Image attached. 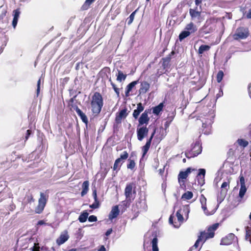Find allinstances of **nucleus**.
<instances>
[{"mask_svg": "<svg viewBox=\"0 0 251 251\" xmlns=\"http://www.w3.org/2000/svg\"><path fill=\"white\" fill-rule=\"evenodd\" d=\"M172 115H172L171 116H168L167 118L166 122H165V126H169L171 124V122L173 120L174 117L175 116L174 115L173 113L172 114Z\"/></svg>", "mask_w": 251, "mask_h": 251, "instance_id": "603ef678", "label": "nucleus"}, {"mask_svg": "<svg viewBox=\"0 0 251 251\" xmlns=\"http://www.w3.org/2000/svg\"><path fill=\"white\" fill-rule=\"evenodd\" d=\"M133 189V184H127L125 188V194L126 199L128 200H130L132 198V192Z\"/></svg>", "mask_w": 251, "mask_h": 251, "instance_id": "aec40b11", "label": "nucleus"}, {"mask_svg": "<svg viewBox=\"0 0 251 251\" xmlns=\"http://www.w3.org/2000/svg\"><path fill=\"white\" fill-rule=\"evenodd\" d=\"M38 244V243L34 244V246L31 248L32 251H39Z\"/></svg>", "mask_w": 251, "mask_h": 251, "instance_id": "e2e57ef3", "label": "nucleus"}, {"mask_svg": "<svg viewBox=\"0 0 251 251\" xmlns=\"http://www.w3.org/2000/svg\"><path fill=\"white\" fill-rule=\"evenodd\" d=\"M199 236L201 237L203 242H204L206 239H208V238L206 237V236H208V234L205 231L201 232Z\"/></svg>", "mask_w": 251, "mask_h": 251, "instance_id": "3c124183", "label": "nucleus"}, {"mask_svg": "<svg viewBox=\"0 0 251 251\" xmlns=\"http://www.w3.org/2000/svg\"><path fill=\"white\" fill-rule=\"evenodd\" d=\"M128 115V113L127 112V108H125L122 110H121L119 112L117 113L115 121L117 124H119L121 123V121L122 119H125Z\"/></svg>", "mask_w": 251, "mask_h": 251, "instance_id": "0eeeda50", "label": "nucleus"}, {"mask_svg": "<svg viewBox=\"0 0 251 251\" xmlns=\"http://www.w3.org/2000/svg\"><path fill=\"white\" fill-rule=\"evenodd\" d=\"M183 211L185 213H186L187 217H188V214H189V213L190 212V209H189V206L188 205H185V206H183Z\"/></svg>", "mask_w": 251, "mask_h": 251, "instance_id": "052dcab7", "label": "nucleus"}, {"mask_svg": "<svg viewBox=\"0 0 251 251\" xmlns=\"http://www.w3.org/2000/svg\"><path fill=\"white\" fill-rule=\"evenodd\" d=\"M69 106L70 107L71 109H73L74 110H75V107L77 106L75 104L73 103H68Z\"/></svg>", "mask_w": 251, "mask_h": 251, "instance_id": "69168bd1", "label": "nucleus"}, {"mask_svg": "<svg viewBox=\"0 0 251 251\" xmlns=\"http://www.w3.org/2000/svg\"><path fill=\"white\" fill-rule=\"evenodd\" d=\"M96 0H86L84 3L81 7V11H85L88 10L90 5L95 1Z\"/></svg>", "mask_w": 251, "mask_h": 251, "instance_id": "c85d7f7f", "label": "nucleus"}, {"mask_svg": "<svg viewBox=\"0 0 251 251\" xmlns=\"http://www.w3.org/2000/svg\"><path fill=\"white\" fill-rule=\"evenodd\" d=\"M224 75V72L223 71L220 70L218 72V74L217 75L216 79H217V81L218 83H220L222 81V80L223 78Z\"/></svg>", "mask_w": 251, "mask_h": 251, "instance_id": "de8ad7c7", "label": "nucleus"}, {"mask_svg": "<svg viewBox=\"0 0 251 251\" xmlns=\"http://www.w3.org/2000/svg\"><path fill=\"white\" fill-rule=\"evenodd\" d=\"M229 179H228L227 181L224 182L221 185L222 191L226 193L227 190L229 188Z\"/></svg>", "mask_w": 251, "mask_h": 251, "instance_id": "f704fd0d", "label": "nucleus"}, {"mask_svg": "<svg viewBox=\"0 0 251 251\" xmlns=\"http://www.w3.org/2000/svg\"><path fill=\"white\" fill-rule=\"evenodd\" d=\"M237 142L240 146H242L244 148L247 147L249 144V143L247 141L242 139H238L237 141Z\"/></svg>", "mask_w": 251, "mask_h": 251, "instance_id": "8fccbe9b", "label": "nucleus"}, {"mask_svg": "<svg viewBox=\"0 0 251 251\" xmlns=\"http://www.w3.org/2000/svg\"><path fill=\"white\" fill-rule=\"evenodd\" d=\"M137 206L141 210H147V204L145 200H141L136 203Z\"/></svg>", "mask_w": 251, "mask_h": 251, "instance_id": "c756f323", "label": "nucleus"}, {"mask_svg": "<svg viewBox=\"0 0 251 251\" xmlns=\"http://www.w3.org/2000/svg\"><path fill=\"white\" fill-rule=\"evenodd\" d=\"M120 210L118 205L114 206L111 209L108 215L109 219L112 220L113 219L116 218L119 214Z\"/></svg>", "mask_w": 251, "mask_h": 251, "instance_id": "ddd939ff", "label": "nucleus"}, {"mask_svg": "<svg viewBox=\"0 0 251 251\" xmlns=\"http://www.w3.org/2000/svg\"><path fill=\"white\" fill-rule=\"evenodd\" d=\"M89 183L88 180H86L83 182L82 185V191L81 192V196L83 197L85 196L88 192L89 190Z\"/></svg>", "mask_w": 251, "mask_h": 251, "instance_id": "bb28decb", "label": "nucleus"}, {"mask_svg": "<svg viewBox=\"0 0 251 251\" xmlns=\"http://www.w3.org/2000/svg\"><path fill=\"white\" fill-rule=\"evenodd\" d=\"M88 221L90 222H96L97 221V218L94 215H91L88 217Z\"/></svg>", "mask_w": 251, "mask_h": 251, "instance_id": "5fc2aeb1", "label": "nucleus"}, {"mask_svg": "<svg viewBox=\"0 0 251 251\" xmlns=\"http://www.w3.org/2000/svg\"><path fill=\"white\" fill-rule=\"evenodd\" d=\"M128 163L127 165V168L128 169L133 170L135 166V163L133 160L130 158L128 159Z\"/></svg>", "mask_w": 251, "mask_h": 251, "instance_id": "49530a36", "label": "nucleus"}, {"mask_svg": "<svg viewBox=\"0 0 251 251\" xmlns=\"http://www.w3.org/2000/svg\"><path fill=\"white\" fill-rule=\"evenodd\" d=\"M150 87V84L146 81H144L141 83L140 88L139 90L140 94H145L149 90Z\"/></svg>", "mask_w": 251, "mask_h": 251, "instance_id": "4468645a", "label": "nucleus"}, {"mask_svg": "<svg viewBox=\"0 0 251 251\" xmlns=\"http://www.w3.org/2000/svg\"><path fill=\"white\" fill-rule=\"evenodd\" d=\"M201 151L202 147L201 143L200 141H197L195 142L191 150L188 152H186L185 154L187 158H190L197 156L201 152Z\"/></svg>", "mask_w": 251, "mask_h": 251, "instance_id": "f03ea898", "label": "nucleus"}, {"mask_svg": "<svg viewBox=\"0 0 251 251\" xmlns=\"http://www.w3.org/2000/svg\"><path fill=\"white\" fill-rule=\"evenodd\" d=\"M164 106V102H162L160 103L158 105L153 107L152 108L153 114L156 116H158L161 112L163 111Z\"/></svg>", "mask_w": 251, "mask_h": 251, "instance_id": "dca6fc26", "label": "nucleus"}, {"mask_svg": "<svg viewBox=\"0 0 251 251\" xmlns=\"http://www.w3.org/2000/svg\"><path fill=\"white\" fill-rule=\"evenodd\" d=\"M88 213L86 211H83L79 216L78 220L80 223L86 222L88 217Z\"/></svg>", "mask_w": 251, "mask_h": 251, "instance_id": "473e14b6", "label": "nucleus"}, {"mask_svg": "<svg viewBox=\"0 0 251 251\" xmlns=\"http://www.w3.org/2000/svg\"><path fill=\"white\" fill-rule=\"evenodd\" d=\"M245 238L251 243V228L248 226L246 228Z\"/></svg>", "mask_w": 251, "mask_h": 251, "instance_id": "ea45409f", "label": "nucleus"}, {"mask_svg": "<svg viewBox=\"0 0 251 251\" xmlns=\"http://www.w3.org/2000/svg\"><path fill=\"white\" fill-rule=\"evenodd\" d=\"M178 182L180 185V186L182 187V188H185V179H181L180 178H178Z\"/></svg>", "mask_w": 251, "mask_h": 251, "instance_id": "4d7b16f0", "label": "nucleus"}, {"mask_svg": "<svg viewBox=\"0 0 251 251\" xmlns=\"http://www.w3.org/2000/svg\"><path fill=\"white\" fill-rule=\"evenodd\" d=\"M201 241H202V239L201 238V237L199 236L198 239L195 242L194 245L190 249L189 251H198L197 248L199 246L200 242Z\"/></svg>", "mask_w": 251, "mask_h": 251, "instance_id": "4c0bfd02", "label": "nucleus"}, {"mask_svg": "<svg viewBox=\"0 0 251 251\" xmlns=\"http://www.w3.org/2000/svg\"><path fill=\"white\" fill-rule=\"evenodd\" d=\"M191 168H188L185 171H181L178 176V178L185 179L188 177V175L191 172Z\"/></svg>", "mask_w": 251, "mask_h": 251, "instance_id": "a878e982", "label": "nucleus"}, {"mask_svg": "<svg viewBox=\"0 0 251 251\" xmlns=\"http://www.w3.org/2000/svg\"><path fill=\"white\" fill-rule=\"evenodd\" d=\"M250 33L248 28L239 27L237 28L232 37L235 40L245 39L249 36Z\"/></svg>", "mask_w": 251, "mask_h": 251, "instance_id": "7ed1b4c3", "label": "nucleus"}, {"mask_svg": "<svg viewBox=\"0 0 251 251\" xmlns=\"http://www.w3.org/2000/svg\"><path fill=\"white\" fill-rule=\"evenodd\" d=\"M163 62H162V66L164 69L167 68L169 64V63L171 61V59H170V57H164L162 59Z\"/></svg>", "mask_w": 251, "mask_h": 251, "instance_id": "c03bdc74", "label": "nucleus"}, {"mask_svg": "<svg viewBox=\"0 0 251 251\" xmlns=\"http://www.w3.org/2000/svg\"><path fill=\"white\" fill-rule=\"evenodd\" d=\"M31 133V130L30 129H28L26 130V133L25 136V141L27 140L28 138V137Z\"/></svg>", "mask_w": 251, "mask_h": 251, "instance_id": "0e129e2a", "label": "nucleus"}, {"mask_svg": "<svg viewBox=\"0 0 251 251\" xmlns=\"http://www.w3.org/2000/svg\"><path fill=\"white\" fill-rule=\"evenodd\" d=\"M148 129L146 126H142L137 130V137L139 141H142L144 137L147 135Z\"/></svg>", "mask_w": 251, "mask_h": 251, "instance_id": "9b49d317", "label": "nucleus"}, {"mask_svg": "<svg viewBox=\"0 0 251 251\" xmlns=\"http://www.w3.org/2000/svg\"><path fill=\"white\" fill-rule=\"evenodd\" d=\"M210 49V46L206 45H202L199 48L198 53L202 54L204 51L209 50Z\"/></svg>", "mask_w": 251, "mask_h": 251, "instance_id": "72a5a7b5", "label": "nucleus"}, {"mask_svg": "<svg viewBox=\"0 0 251 251\" xmlns=\"http://www.w3.org/2000/svg\"><path fill=\"white\" fill-rule=\"evenodd\" d=\"M247 191V188L246 185L241 186V188L239 191V196L242 198L244 197L245 193Z\"/></svg>", "mask_w": 251, "mask_h": 251, "instance_id": "09e8293b", "label": "nucleus"}, {"mask_svg": "<svg viewBox=\"0 0 251 251\" xmlns=\"http://www.w3.org/2000/svg\"><path fill=\"white\" fill-rule=\"evenodd\" d=\"M109 81L110 82V84L112 86V88L114 89L115 92L117 94V96L119 97L120 95L119 89L116 87L115 84L112 81L111 77L109 78Z\"/></svg>", "mask_w": 251, "mask_h": 251, "instance_id": "79ce46f5", "label": "nucleus"}, {"mask_svg": "<svg viewBox=\"0 0 251 251\" xmlns=\"http://www.w3.org/2000/svg\"><path fill=\"white\" fill-rule=\"evenodd\" d=\"M200 202H201V208L203 209L204 213L206 215H211V214H213V213H210L208 212V210L207 209L206 206V199L205 198V197L203 195H201V197H200Z\"/></svg>", "mask_w": 251, "mask_h": 251, "instance_id": "6ab92c4d", "label": "nucleus"}, {"mask_svg": "<svg viewBox=\"0 0 251 251\" xmlns=\"http://www.w3.org/2000/svg\"><path fill=\"white\" fill-rule=\"evenodd\" d=\"M197 9V7H196L195 9L190 8L189 9V14L192 20L196 18L199 19L201 16V11H198Z\"/></svg>", "mask_w": 251, "mask_h": 251, "instance_id": "a211bd4d", "label": "nucleus"}, {"mask_svg": "<svg viewBox=\"0 0 251 251\" xmlns=\"http://www.w3.org/2000/svg\"><path fill=\"white\" fill-rule=\"evenodd\" d=\"M48 197L44 193L41 192L40 198L38 200V204L35 209V212L37 214H41L44 210L46 205Z\"/></svg>", "mask_w": 251, "mask_h": 251, "instance_id": "20e7f679", "label": "nucleus"}, {"mask_svg": "<svg viewBox=\"0 0 251 251\" xmlns=\"http://www.w3.org/2000/svg\"><path fill=\"white\" fill-rule=\"evenodd\" d=\"M144 109V107L141 102L137 104V109H135L133 112V117L135 119H137L141 112Z\"/></svg>", "mask_w": 251, "mask_h": 251, "instance_id": "f3484780", "label": "nucleus"}, {"mask_svg": "<svg viewBox=\"0 0 251 251\" xmlns=\"http://www.w3.org/2000/svg\"><path fill=\"white\" fill-rule=\"evenodd\" d=\"M240 183L241 186L245 185V178L243 176H240Z\"/></svg>", "mask_w": 251, "mask_h": 251, "instance_id": "680f3d73", "label": "nucleus"}, {"mask_svg": "<svg viewBox=\"0 0 251 251\" xmlns=\"http://www.w3.org/2000/svg\"><path fill=\"white\" fill-rule=\"evenodd\" d=\"M190 35L189 32L186 31V30L182 31L179 35V39L180 41L187 37Z\"/></svg>", "mask_w": 251, "mask_h": 251, "instance_id": "58836bf2", "label": "nucleus"}, {"mask_svg": "<svg viewBox=\"0 0 251 251\" xmlns=\"http://www.w3.org/2000/svg\"><path fill=\"white\" fill-rule=\"evenodd\" d=\"M158 240L157 237H154L151 241L152 250V251H158V248L157 246Z\"/></svg>", "mask_w": 251, "mask_h": 251, "instance_id": "c9c22d12", "label": "nucleus"}, {"mask_svg": "<svg viewBox=\"0 0 251 251\" xmlns=\"http://www.w3.org/2000/svg\"><path fill=\"white\" fill-rule=\"evenodd\" d=\"M167 127V126H159V127L155 128L154 130L156 129L157 130H156L155 133L156 132H159V134L160 135V137H163L166 134Z\"/></svg>", "mask_w": 251, "mask_h": 251, "instance_id": "2f4dec72", "label": "nucleus"}, {"mask_svg": "<svg viewBox=\"0 0 251 251\" xmlns=\"http://www.w3.org/2000/svg\"><path fill=\"white\" fill-rule=\"evenodd\" d=\"M117 80L119 82L124 81L126 77V75L124 74L123 72L119 70H118V74L116 75Z\"/></svg>", "mask_w": 251, "mask_h": 251, "instance_id": "7c9ffc66", "label": "nucleus"}, {"mask_svg": "<svg viewBox=\"0 0 251 251\" xmlns=\"http://www.w3.org/2000/svg\"><path fill=\"white\" fill-rule=\"evenodd\" d=\"M208 234V236H206L207 238H213L214 236V233L212 230H210L208 228V231L206 232Z\"/></svg>", "mask_w": 251, "mask_h": 251, "instance_id": "13d9d810", "label": "nucleus"}, {"mask_svg": "<svg viewBox=\"0 0 251 251\" xmlns=\"http://www.w3.org/2000/svg\"><path fill=\"white\" fill-rule=\"evenodd\" d=\"M236 238L235 235L233 233H229L222 239L220 244L222 245H230Z\"/></svg>", "mask_w": 251, "mask_h": 251, "instance_id": "6e6552de", "label": "nucleus"}, {"mask_svg": "<svg viewBox=\"0 0 251 251\" xmlns=\"http://www.w3.org/2000/svg\"><path fill=\"white\" fill-rule=\"evenodd\" d=\"M181 210L179 209L176 212V216L177 217V219L178 221L177 222H175L174 223V221H173L174 216H173L171 215L169 218V223L170 224L173 225L176 228H178L180 226L181 224L183 222L184 218H183L182 215L181 214Z\"/></svg>", "mask_w": 251, "mask_h": 251, "instance_id": "423d86ee", "label": "nucleus"}, {"mask_svg": "<svg viewBox=\"0 0 251 251\" xmlns=\"http://www.w3.org/2000/svg\"><path fill=\"white\" fill-rule=\"evenodd\" d=\"M92 195L95 200V201L92 204L90 205L89 207L93 209H96L99 207L100 202L97 198V191L96 189L93 190Z\"/></svg>", "mask_w": 251, "mask_h": 251, "instance_id": "412c9836", "label": "nucleus"}, {"mask_svg": "<svg viewBox=\"0 0 251 251\" xmlns=\"http://www.w3.org/2000/svg\"><path fill=\"white\" fill-rule=\"evenodd\" d=\"M215 118V115H209L207 116V118H206L204 123H203V126H211L214 123V119Z\"/></svg>", "mask_w": 251, "mask_h": 251, "instance_id": "cd10ccee", "label": "nucleus"}, {"mask_svg": "<svg viewBox=\"0 0 251 251\" xmlns=\"http://www.w3.org/2000/svg\"><path fill=\"white\" fill-rule=\"evenodd\" d=\"M90 106L93 115L94 116H98L103 106V99L100 92H96L94 93L90 101Z\"/></svg>", "mask_w": 251, "mask_h": 251, "instance_id": "f257e3e1", "label": "nucleus"}, {"mask_svg": "<svg viewBox=\"0 0 251 251\" xmlns=\"http://www.w3.org/2000/svg\"><path fill=\"white\" fill-rule=\"evenodd\" d=\"M111 70L109 67H104L100 72V73L103 76H106L107 77H108V75L110 74Z\"/></svg>", "mask_w": 251, "mask_h": 251, "instance_id": "e433bc0d", "label": "nucleus"}, {"mask_svg": "<svg viewBox=\"0 0 251 251\" xmlns=\"http://www.w3.org/2000/svg\"><path fill=\"white\" fill-rule=\"evenodd\" d=\"M157 129H155L154 131L152 132V133L151 135V136L150 137V139L147 141L146 144L145 146H144L142 147V151H143V155L142 157H143L147 153L148 151L150 146L151 144V142L152 139V138L155 134V132L156 131Z\"/></svg>", "mask_w": 251, "mask_h": 251, "instance_id": "9d476101", "label": "nucleus"}, {"mask_svg": "<svg viewBox=\"0 0 251 251\" xmlns=\"http://www.w3.org/2000/svg\"><path fill=\"white\" fill-rule=\"evenodd\" d=\"M138 10V9H137L136 10H135L134 11H133L130 15V16H129V17L127 18V24L128 25H130L133 21V20L134 19V17H135V14L137 12Z\"/></svg>", "mask_w": 251, "mask_h": 251, "instance_id": "37998d69", "label": "nucleus"}, {"mask_svg": "<svg viewBox=\"0 0 251 251\" xmlns=\"http://www.w3.org/2000/svg\"><path fill=\"white\" fill-rule=\"evenodd\" d=\"M246 17L248 19H251V8L249 9L248 13L247 14Z\"/></svg>", "mask_w": 251, "mask_h": 251, "instance_id": "774afa93", "label": "nucleus"}, {"mask_svg": "<svg viewBox=\"0 0 251 251\" xmlns=\"http://www.w3.org/2000/svg\"><path fill=\"white\" fill-rule=\"evenodd\" d=\"M201 130L204 134L208 135L211 133V126H202Z\"/></svg>", "mask_w": 251, "mask_h": 251, "instance_id": "a18cd8bd", "label": "nucleus"}, {"mask_svg": "<svg viewBox=\"0 0 251 251\" xmlns=\"http://www.w3.org/2000/svg\"><path fill=\"white\" fill-rule=\"evenodd\" d=\"M219 226V224H213L212 226L209 227L208 229H209L210 230H212V231H214L215 230L217 229L218 227Z\"/></svg>", "mask_w": 251, "mask_h": 251, "instance_id": "6e6d98bb", "label": "nucleus"}, {"mask_svg": "<svg viewBox=\"0 0 251 251\" xmlns=\"http://www.w3.org/2000/svg\"><path fill=\"white\" fill-rule=\"evenodd\" d=\"M40 83H41V79L40 78L38 80V82H37V90H36V93H37V97L38 96L39 94V93H40Z\"/></svg>", "mask_w": 251, "mask_h": 251, "instance_id": "bf43d9fd", "label": "nucleus"}, {"mask_svg": "<svg viewBox=\"0 0 251 251\" xmlns=\"http://www.w3.org/2000/svg\"><path fill=\"white\" fill-rule=\"evenodd\" d=\"M25 199L26 201L29 203L34 201V200L33 197L31 194L26 195Z\"/></svg>", "mask_w": 251, "mask_h": 251, "instance_id": "864d4df0", "label": "nucleus"}, {"mask_svg": "<svg viewBox=\"0 0 251 251\" xmlns=\"http://www.w3.org/2000/svg\"><path fill=\"white\" fill-rule=\"evenodd\" d=\"M205 172L206 171L204 169H200L199 170V173L197 176L198 184L201 186L205 183L204 177Z\"/></svg>", "mask_w": 251, "mask_h": 251, "instance_id": "1a4fd4ad", "label": "nucleus"}, {"mask_svg": "<svg viewBox=\"0 0 251 251\" xmlns=\"http://www.w3.org/2000/svg\"><path fill=\"white\" fill-rule=\"evenodd\" d=\"M128 154L126 151H124L121 155L120 157L117 158L114 164L113 169L117 172L120 170L121 165L128 158Z\"/></svg>", "mask_w": 251, "mask_h": 251, "instance_id": "39448f33", "label": "nucleus"}, {"mask_svg": "<svg viewBox=\"0 0 251 251\" xmlns=\"http://www.w3.org/2000/svg\"><path fill=\"white\" fill-rule=\"evenodd\" d=\"M193 196V194L192 192L187 191L182 195L181 199L184 200H190L192 198Z\"/></svg>", "mask_w": 251, "mask_h": 251, "instance_id": "a19ab883", "label": "nucleus"}, {"mask_svg": "<svg viewBox=\"0 0 251 251\" xmlns=\"http://www.w3.org/2000/svg\"><path fill=\"white\" fill-rule=\"evenodd\" d=\"M185 30L189 32L190 34H192L195 33L197 30V28L196 25H195L193 23L190 22L189 24H187L185 27Z\"/></svg>", "mask_w": 251, "mask_h": 251, "instance_id": "b1692460", "label": "nucleus"}, {"mask_svg": "<svg viewBox=\"0 0 251 251\" xmlns=\"http://www.w3.org/2000/svg\"><path fill=\"white\" fill-rule=\"evenodd\" d=\"M138 83V80L133 81L129 83L126 88L125 95L126 97L129 96V93L133 88Z\"/></svg>", "mask_w": 251, "mask_h": 251, "instance_id": "5701e85b", "label": "nucleus"}, {"mask_svg": "<svg viewBox=\"0 0 251 251\" xmlns=\"http://www.w3.org/2000/svg\"><path fill=\"white\" fill-rule=\"evenodd\" d=\"M13 13L14 17L12 21V25L14 28H15L17 25L18 21L21 13L20 9L17 8L14 10Z\"/></svg>", "mask_w": 251, "mask_h": 251, "instance_id": "2eb2a0df", "label": "nucleus"}, {"mask_svg": "<svg viewBox=\"0 0 251 251\" xmlns=\"http://www.w3.org/2000/svg\"><path fill=\"white\" fill-rule=\"evenodd\" d=\"M112 232V228H110V229H108L106 231V232H105V235L106 236H109L110 234H111Z\"/></svg>", "mask_w": 251, "mask_h": 251, "instance_id": "338daca9", "label": "nucleus"}, {"mask_svg": "<svg viewBox=\"0 0 251 251\" xmlns=\"http://www.w3.org/2000/svg\"><path fill=\"white\" fill-rule=\"evenodd\" d=\"M150 120L148 115L144 114L143 113L141 114L140 117L139 118V125H143L144 124H148Z\"/></svg>", "mask_w": 251, "mask_h": 251, "instance_id": "393cba45", "label": "nucleus"}, {"mask_svg": "<svg viewBox=\"0 0 251 251\" xmlns=\"http://www.w3.org/2000/svg\"><path fill=\"white\" fill-rule=\"evenodd\" d=\"M75 111L77 115L80 117L82 121L87 126L88 124V119L86 115L78 107V106L75 107Z\"/></svg>", "mask_w": 251, "mask_h": 251, "instance_id": "4be33fe9", "label": "nucleus"}, {"mask_svg": "<svg viewBox=\"0 0 251 251\" xmlns=\"http://www.w3.org/2000/svg\"><path fill=\"white\" fill-rule=\"evenodd\" d=\"M69 235L67 231H64L56 240V243L58 245L64 244L69 239Z\"/></svg>", "mask_w": 251, "mask_h": 251, "instance_id": "f8f14e48", "label": "nucleus"}]
</instances>
